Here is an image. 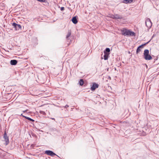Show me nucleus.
Returning a JSON list of instances; mask_svg holds the SVG:
<instances>
[{
  "mask_svg": "<svg viewBox=\"0 0 159 159\" xmlns=\"http://www.w3.org/2000/svg\"><path fill=\"white\" fill-rule=\"evenodd\" d=\"M121 33L122 35L124 36H134L135 34L133 32L130 31L129 30L126 29H124L121 30Z\"/></svg>",
  "mask_w": 159,
  "mask_h": 159,
  "instance_id": "obj_1",
  "label": "nucleus"
},
{
  "mask_svg": "<svg viewBox=\"0 0 159 159\" xmlns=\"http://www.w3.org/2000/svg\"><path fill=\"white\" fill-rule=\"evenodd\" d=\"M144 58L146 60H150L152 58V56L149 55V51L148 49H145L143 53Z\"/></svg>",
  "mask_w": 159,
  "mask_h": 159,
  "instance_id": "obj_2",
  "label": "nucleus"
},
{
  "mask_svg": "<svg viewBox=\"0 0 159 159\" xmlns=\"http://www.w3.org/2000/svg\"><path fill=\"white\" fill-rule=\"evenodd\" d=\"M12 25L16 30H19L21 29V26L20 25L18 24L15 23H13L12 24Z\"/></svg>",
  "mask_w": 159,
  "mask_h": 159,
  "instance_id": "obj_3",
  "label": "nucleus"
},
{
  "mask_svg": "<svg viewBox=\"0 0 159 159\" xmlns=\"http://www.w3.org/2000/svg\"><path fill=\"white\" fill-rule=\"evenodd\" d=\"M146 25L147 27L150 28L152 26V23L149 18H148L145 21Z\"/></svg>",
  "mask_w": 159,
  "mask_h": 159,
  "instance_id": "obj_4",
  "label": "nucleus"
},
{
  "mask_svg": "<svg viewBox=\"0 0 159 159\" xmlns=\"http://www.w3.org/2000/svg\"><path fill=\"white\" fill-rule=\"evenodd\" d=\"M45 153L48 155L52 157H53L55 155H56L52 151L50 150H46L45 151Z\"/></svg>",
  "mask_w": 159,
  "mask_h": 159,
  "instance_id": "obj_5",
  "label": "nucleus"
},
{
  "mask_svg": "<svg viewBox=\"0 0 159 159\" xmlns=\"http://www.w3.org/2000/svg\"><path fill=\"white\" fill-rule=\"evenodd\" d=\"M3 138L6 141V145H7L9 143L8 137L7 136L6 132H5L3 135Z\"/></svg>",
  "mask_w": 159,
  "mask_h": 159,
  "instance_id": "obj_6",
  "label": "nucleus"
},
{
  "mask_svg": "<svg viewBox=\"0 0 159 159\" xmlns=\"http://www.w3.org/2000/svg\"><path fill=\"white\" fill-rule=\"evenodd\" d=\"M98 87V85L95 83H93L91 88V89L92 91L96 89Z\"/></svg>",
  "mask_w": 159,
  "mask_h": 159,
  "instance_id": "obj_7",
  "label": "nucleus"
},
{
  "mask_svg": "<svg viewBox=\"0 0 159 159\" xmlns=\"http://www.w3.org/2000/svg\"><path fill=\"white\" fill-rule=\"evenodd\" d=\"M17 61L16 60H11L10 61V64L12 65H15L17 64Z\"/></svg>",
  "mask_w": 159,
  "mask_h": 159,
  "instance_id": "obj_8",
  "label": "nucleus"
},
{
  "mask_svg": "<svg viewBox=\"0 0 159 159\" xmlns=\"http://www.w3.org/2000/svg\"><path fill=\"white\" fill-rule=\"evenodd\" d=\"M71 20L72 22L74 24H76L78 22V21L75 16Z\"/></svg>",
  "mask_w": 159,
  "mask_h": 159,
  "instance_id": "obj_9",
  "label": "nucleus"
},
{
  "mask_svg": "<svg viewBox=\"0 0 159 159\" xmlns=\"http://www.w3.org/2000/svg\"><path fill=\"white\" fill-rule=\"evenodd\" d=\"M133 2V0H124L123 2L125 4L130 3Z\"/></svg>",
  "mask_w": 159,
  "mask_h": 159,
  "instance_id": "obj_10",
  "label": "nucleus"
},
{
  "mask_svg": "<svg viewBox=\"0 0 159 159\" xmlns=\"http://www.w3.org/2000/svg\"><path fill=\"white\" fill-rule=\"evenodd\" d=\"M104 55L103 56L104 59L106 60L108 59V57L109 55V53H104Z\"/></svg>",
  "mask_w": 159,
  "mask_h": 159,
  "instance_id": "obj_11",
  "label": "nucleus"
},
{
  "mask_svg": "<svg viewBox=\"0 0 159 159\" xmlns=\"http://www.w3.org/2000/svg\"><path fill=\"white\" fill-rule=\"evenodd\" d=\"M115 19H120L122 18V16L118 14L114 15Z\"/></svg>",
  "mask_w": 159,
  "mask_h": 159,
  "instance_id": "obj_12",
  "label": "nucleus"
},
{
  "mask_svg": "<svg viewBox=\"0 0 159 159\" xmlns=\"http://www.w3.org/2000/svg\"><path fill=\"white\" fill-rule=\"evenodd\" d=\"M110 51V49L109 48H107L104 51V53H109Z\"/></svg>",
  "mask_w": 159,
  "mask_h": 159,
  "instance_id": "obj_13",
  "label": "nucleus"
},
{
  "mask_svg": "<svg viewBox=\"0 0 159 159\" xmlns=\"http://www.w3.org/2000/svg\"><path fill=\"white\" fill-rule=\"evenodd\" d=\"M23 117H25V118L26 119H28L29 120H30V121H31L34 122V120H33V119H31V118H30L29 117H27V116H23Z\"/></svg>",
  "mask_w": 159,
  "mask_h": 159,
  "instance_id": "obj_14",
  "label": "nucleus"
},
{
  "mask_svg": "<svg viewBox=\"0 0 159 159\" xmlns=\"http://www.w3.org/2000/svg\"><path fill=\"white\" fill-rule=\"evenodd\" d=\"M71 35V32L69 31L68 32L66 36V39L67 40H69L68 38Z\"/></svg>",
  "mask_w": 159,
  "mask_h": 159,
  "instance_id": "obj_15",
  "label": "nucleus"
},
{
  "mask_svg": "<svg viewBox=\"0 0 159 159\" xmlns=\"http://www.w3.org/2000/svg\"><path fill=\"white\" fill-rule=\"evenodd\" d=\"M84 83L83 80V79H80V81H79V83L80 85H82Z\"/></svg>",
  "mask_w": 159,
  "mask_h": 159,
  "instance_id": "obj_16",
  "label": "nucleus"
},
{
  "mask_svg": "<svg viewBox=\"0 0 159 159\" xmlns=\"http://www.w3.org/2000/svg\"><path fill=\"white\" fill-rule=\"evenodd\" d=\"M150 41H148V42L147 43H145L143 44H142V45L140 46H139V47L140 48H143V47L146 44H147Z\"/></svg>",
  "mask_w": 159,
  "mask_h": 159,
  "instance_id": "obj_17",
  "label": "nucleus"
},
{
  "mask_svg": "<svg viewBox=\"0 0 159 159\" xmlns=\"http://www.w3.org/2000/svg\"><path fill=\"white\" fill-rule=\"evenodd\" d=\"M140 48H139V47L137 48L136 50V53L138 54L139 52L140 51Z\"/></svg>",
  "mask_w": 159,
  "mask_h": 159,
  "instance_id": "obj_18",
  "label": "nucleus"
},
{
  "mask_svg": "<svg viewBox=\"0 0 159 159\" xmlns=\"http://www.w3.org/2000/svg\"><path fill=\"white\" fill-rule=\"evenodd\" d=\"M37 0L38 1H39L40 2H45L46 1V0Z\"/></svg>",
  "mask_w": 159,
  "mask_h": 159,
  "instance_id": "obj_19",
  "label": "nucleus"
},
{
  "mask_svg": "<svg viewBox=\"0 0 159 159\" xmlns=\"http://www.w3.org/2000/svg\"><path fill=\"white\" fill-rule=\"evenodd\" d=\"M69 107V105H66L65 107H64L65 108H66L68 107Z\"/></svg>",
  "mask_w": 159,
  "mask_h": 159,
  "instance_id": "obj_20",
  "label": "nucleus"
},
{
  "mask_svg": "<svg viewBox=\"0 0 159 159\" xmlns=\"http://www.w3.org/2000/svg\"><path fill=\"white\" fill-rule=\"evenodd\" d=\"M64 9V8L63 7H62L61 8V11H63Z\"/></svg>",
  "mask_w": 159,
  "mask_h": 159,
  "instance_id": "obj_21",
  "label": "nucleus"
},
{
  "mask_svg": "<svg viewBox=\"0 0 159 159\" xmlns=\"http://www.w3.org/2000/svg\"><path fill=\"white\" fill-rule=\"evenodd\" d=\"M111 17L112 18H113V19H115L114 18V17H115V16H114V15H111Z\"/></svg>",
  "mask_w": 159,
  "mask_h": 159,
  "instance_id": "obj_22",
  "label": "nucleus"
},
{
  "mask_svg": "<svg viewBox=\"0 0 159 159\" xmlns=\"http://www.w3.org/2000/svg\"><path fill=\"white\" fill-rule=\"evenodd\" d=\"M28 111V110H25V111H23V112H27V111Z\"/></svg>",
  "mask_w": 159,
  "mask_h": 159,
  "instance_id": "obj_23",
  "label": "nucleus"
},
{
  "mask_svg": "<svg viewBox=\"0 0 159 159\" xmlns=\"http://www.w3.org/2000/svg\"><path fill=\"white\" fill-rule=\"evenodd\" d=\"M51 119H52V120H55V119L54 118H51Z\"/></svg>",
  "mask_w": 159,
  "mask_h": 159,
  "instance_id": "obj_24",
  "label": "nucleus"
},
{
  "mask_svg": "<svg viewBox=\"0 0 159 159\" xmlns=\"http://www.w3.org/2000/svg\"><path fill=\"white\" fill-rule=\"evenodd\" d=\"M21 116H24L22 114H21Z\"/></svg>",
  "mask_w": 159,
  "mask_h": 159,
  "instance_id": "obj_25",
  "label": "nucleus"
}]
</instances>
